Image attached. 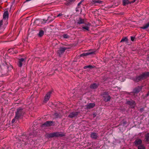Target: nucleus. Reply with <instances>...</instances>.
Returning <instances> with one entry per match:
<instances>
[{
    "mask_svg": "<svg viewBox=\"0 0 149 149\" xmlns=\"http://www.w3.org/2000/svg\"><path fill=\"white\" fill-rule=\"evenodd\" d=\"M149 76V72H146L142 73L140 75L137 76L134 79V81L136 82H138L146 79Z\"/></svg>",
    "mask_w": 149,
    "mask_h": 149,
    "instance_id": "obj_1",
    "label": "nucleus"
},
{
    "mask_svg": "<svg viewBox=\"0 0 149 149\" xmlns=\"http://www.w3.org/2000/svg\"><path fill=\"white\" fill-rule=\"evenodd\" d=\"M65 136V134L61 132H56L50 133L47 135V137L48 138L55 137H62Z\"/></svg>",
    "mask_w": 149,
    "mask_h": 149,
    "instance_id": "obj_2",
    "label": "nucleus"
},
{
    "mask_svg": "<svg viewBox=\"0 0 149 149\" xmlns=\"http://www.w3.org/2000/svg\"><path fill=\"white\" fill-rule=\"evenodd\" d=\"M24 113V111L22 109H17L15 113V118L17 119L22 118Z\"/></svg>",
    "mask_w": 149,
    "mask_h": 149,
    "instance_id": "obj_3",
    "label": "nucleus"
},
{
    "mask_svg": "<svg viewBox=\"0 0 149 149\" xmlns=\"http://www.w3.org/2000/svg\"><path fill=\"white\" fill-rule=\"evenodd\" d=\"M102 95L104 98V101L107 102L110 101L111 97L109 95V94L107 92H104Z\"/></svg>",
    "mask_w": 149,
    "mask_h": 149,
    "instance_id": "obj_4",
    "label": "nucleus"
},
{
    "mask_svg": "<svg viewBox=\"0 0 149 149\" xmlns=\"http://www.w3.org/2000/svg\"><path fill=\"white\" fill-rule=\"evenodd\" d=\"M69 48L68 47H61L59 49L58 51V53L59 56H60L65 52V50Z\"/></svg>",
    "mask_w": 149,
    "mask_h": 149,
    "instance_id": "obj_5",
    "label": "nucleus"
},
{
    "mask_svg": "<svg viewBox=\"0 0 149 149\" xmlns=\"http://www.w3.org/2000/svg\"><path fill=\"white\" fill-rule=\"evenodd\" d=\"M79 111H74L71 112L68 116V117L70 118H76L79 113Z\"/></svg>",
    "mask_w": 149,
    "mask_h": 149,
    "instance_id": "obj_6",
    "label": "nucleus"
},
{
    "mask_svg": "<svg viewBox=\"0 0 149 149\" xmlns=\"http://www.w3.org/2000/svg\"><path fill=\"white\" fill-rule=\"evenodd\" d=\"M26 59L24 58H21L18 59V65L19 67H21L22 65L25 64Z\"/></svg>",
    "mask_w": 149,
    "mask_h": 149,
    "instance_id": "obj_7",
    "label": "nucleus"
},
{
    "mask_svg": "<svg viewBox=\"0 0 149 149\" xmlns=\"http://www.w3.org/2000/svg\"><path fill=\"white\" fill-rule=\"evenodd\" d=\"M102 1L99 0H91V1L90 5L91 6L94 5L95 6L97 5L98 4L102 3Z\"/></svg>",
    "mask_w": 149,
    "mask_h": 149,
    "instance_id": "obj_8",
    "label": "nucleus"
},
{
    "mask_svg": "<svg viewBox=\"0 0 149 149\" xmlns=\"http://www.w3.org/2000/svg\"><path fill=\"white\" fill-rule=\"evenodd\" d=\"M52 93V92L49 91L47 93L46 95L44 98V102L45 103H46L49 100L51 95Z\"/></svg>",
    "mask_w": 149,
    "mask_h": 149,
    "instance_id": "obj_9",
    "label": "nucleus"
},
{
    "mask_svg": "<svg viewBox=\"0 0 149 149\" xmlns=\"http://www.w3.org/2000/svg\"><path fill=\"white\" fill-rule=\"evenodd\" d=\"M126 103L131 106L133 108L134 107L136 104L135 102L132 100L127 101Z\"/></svg>",
    "mask_w": 149,
    "mask_h": 149,
    "instance_id": "obj_10",
    "label": "nucleus"
},
{
    "mask_svg": "<svg viewBox=\"0 0 149 149\" xmlns=\"http://www.w3.org/2000/svg\"><path fill=\"white\" fill-rule=\"evenodd\" d=\"M95 51L88 52L86 53H83L80 55V56L83 57L84 56H86L90 54H94Z\"/></svg>",
    "mask_w": 149,
    "mask_h": 149,
    "instance_id": "obj_11",
    "label": "nucleus"
},
{
    "mask_svg": "<svg viewBox=\"0 0 149 149\" xmlns=\"http://www.w3.org/2000/svg\"><path fill=\"white\" fill-rule=\"evenodd\" d=\"M53 123L52 121H47L42 124V127H48L52 125V124Z\"/></svg>",
    "mask_w": 149,
    "mask_h": 149,
    "instance_id": "obj_12",
    "label": "nucleus"
},
{
    "mask_svg": "<svg viewBox=\"0 0 149 149\" xmlns=\"http://www.w3.org/2000/svg\"><path fill=\"white\" fill-rule=\"evenodd\" d=\"M142 86H139L134 89L133 92L134 93H138L140 92L142 88Z\"/></svg>",
    "mask_w": 149,
    "mask_h": 149,
    "instance_id": "obj_13",
    "label": "nucleus"
},
{
    "mask_svg": "<svg viewBox=\"0 0 149 149\" xmlns=\"http://www.w3.org/2000/svg\"><path fill=\"white\" fill-rule=\"evenodd\" d=\"M91 137L94 139H96L98 137L97 134L96 133L92 132L91 134Z\"/></svg>",
    "mask_w": 149,
    "mask_h": 149,
    "instance_id": "obj_14",
    "label": "nucleus"
},
{
    "mask_svg": "<svg viewBox=\"0 0 149 149\" xmlns=\"http://www.w3.org/2000/svg\"><path fill=\"white\" fill-rule=\"evenodd\" d=\"M90 26L91 24L90 23L86 24L85 26H82V28L83 29L86 30L87 31H89Z\"/></svg>",
    "mask_w": 149,
    "mask_h": 149,
    "instance_id": "obj_15",
    "label": "nucleus"
},
{
    "mask_svg": "<svg viewBox=\"0 0 149 149\" xmlns=\"http://www.w3.org/2000/svg\"><path fill=\"white\" fill-rule=\"evenodd\" d=\"M95 105L94 103H90L87 104L86 106L87 109H89L93 107Z\"/></svg>",
    "mask_w": 149,
    "mask_h": 149,
    "instance_id": "obj_16",
    "label": "nucleus"
},
{
    "mask_svg": "<svg viewBox=\"0 0 149 149\" xmlns=\"http://www.w3.org/2000/svg\"><path fill=\"white\" fill-rule=\"evenodd\" d=\"M142 143V141L141 139H137L135 140L134 143L136 146H137L139 145H141Z\"/></svg>",
    "mask_w": 149,
    "mask_h": 149,
    "instance_id": "obj_17",
    "label": "nucleus"
},
{
    "mask_svg": "<svg viewBox=\"0 0 149 149\" xmlns=\"http://www.w3.org/2000/svg\"><path fill=\"white\" fill-rule=\"evenodd\" d=\"M98 84L94 83L90 85V87L91 89H95L97 88L98 87Z\"/></svg>",
    "mask_w": 149,
    "mask_h": 149,
    "instance_id": "obj_18",
    "label": "nucleus"
},
{
    "mask_svg": "<svg viewBox=\"0 0 149 149\" xmlns=\"http://www.w3.org/2000/svg\"><path fill=\"white\" fill-rule=\"evenodd\" d=\"M8 13L7 10L5 11L3 13V18L4 19H8Z\"/></svg>",
    "mask_w": 149,
    "mask_h": 149,
    "instance_id": "obj_19",
    "label": "nucleus"
},
{
    "mask_svg": "<svg viewBox=\"0 0 149 149\" xmlns=\"http://www.w3.org/2000/svg\"><path fill=\"white\" fill-rule=\"evenodd\" d=\"M123 3L124 6L131 3V2L129 1V0H123Z\"/></svg>",
    "mask_w": 149,
    "mask_h": 149,
    "instance_id": "obj_20",
    "label": "nucleus"
},
{
    "mask_svg": "<svg viewBox=\"0 0 149 149\" xmlns=\"http://www.w3.org/2000/svg\"><path fill=\"white\" fill-rule=\"evenodd\" d=\"M44 34V32L43 30H40L39 31V33L38 34V36L41 37L43 36Z\"/></svg>",
    "mask_w": 149,
    "mask_h": 149,
    "instance_id": "obj_21",
    "label": "nucleus"
},
{
    "mask_svg": "<svg viewBox=\"0 0 149 149\" xmlns=\"http://www.w3.org/2000/svg\"><path fill=\"white\" fill-rule=\"evenodd\" d=\"M84 20L83 19L80 18L79 20L78 21L77 23L79 24H81L84 23Z\"/></svg>",
    "mask_w": 149,
    "mask_h": 149,
    "instance_id": "obj_22",
    "label": "nucleus"
},
{
    "mask_svg": "<svg viewBox=\"0 0 149 149\" xmlns=\"http://www.w3.org/2000/svg\"><path fill=\"white\" fill-rule=\"evenodd\" d=\"M146 141L148 142L149 141V133H148L145 135Z\"/></svg>",
    "mask_w": 149,
    "mask_h": 149,
    "instance_id": "obj_23",
    "label": "nucleus"
},
{
    "mask_svg": "<svg viewBox=\"0 0 149 149\" xmlns=\"http://www.w3.org/2000/svg\"><path fill=\"white\" fill-rule=\"evenodd\" d=\"M128 42V39L127 38V37H125L123 38L120 41V42Z\"/></svg>",
    "mask_w": 149,
    "mask_h": 149,
    "instance_id": "obj_24",
    "label": "nucleus"
},
{
    "mask_svg": "<svg viewBox=\"0 0 149 149\" xmlns=\"http://www.w3.org/2000/svg\"><path fill=\"white\" fill-rule=\"evenodd\" d=\"M82 2H81V1L78 4L76 8V11H79V10L78 9L79 8H80V7L79 6L81 4Z\"/></svg>",
    "mask_w": 149,
    "mask_h": 149,
    "instance_id": "obj_25",
    "label": "nucleus"
},
{
    "mask_svg": "<svg viewBox=\"0 0 149 149\" xmlns=\"http://www.w3.org/2000/svg\"><path fill=\"white\" fill-rule=\"evenodd\" d=\"M149 26V23H148L145 25L143 26L142 27H141V28L143 29H145L147 28Z\"/></svg>",
    "mask_w": 149,
    "mask_h": 149,
    "instance_id": "obj_26",
    "label": "nucleus"
},
{
    "mask_svg": "<svg viewBox=\"0 0 149 149\" xmlns=\"http://www.w3.org/2000/svg\"><path fill=\"white\" fill-rule=\"evenodd\" d=\"M93 68V66L91 65H89L87 66H85L84 67V68L86 69L87 68Z\"/></svg>",
    "mask_w": 149,
    "mask_h": 149,
    "instance_id": "obj_27",
    "label": "nucleus"
},
{
    "mask_svg": "<svg viewBox=\"0 0 149 149\" xmlns=\"http://www.w3.org/2000/svg\"><path fill=\"white\" fill-rule=\"evenodd\" d=\"M39 19H36L35 20L34 23L36 25H37L39 24Z\"/></svg>",
    "mask_w": 149,
    "mask_h": 149,
    "instance_id": "obj_28",
    "label": "nucleus"
},
{
    "mask_svg": "<svg viewBox=\"0 0 149 149\" xmlns=\"http://www.w3.org/2000/svg\"><path fill=\"white\" fill-rule=\"evenodd\" d=\"M138 149H145V147L143 145H140L138 147Z\"/></svg>",
    "mask_w": 149,
    "mask_h": 149,
    "instance_id": "obj_29",
    "label": "nucleus"
},
{
    "mask_svg": "<svg viewBox=\"0 0 149 149\" xmlns=\"http://www.w3.org/2000/svg\"><path fill=\"white\" fill-rule=\"evenodd\" d=\"M34 135H33L31 133H30V134H29V136L27 138H26V140H28V139H29V137H30L29 138H33L34 137Z\"/></svg>",
    "mask_w": 149,
    "mask_h": 149,
    "instance_id": "obj_30",
    "label": "nucleus"
},
{
    "mask_svg": "<svg viewBox=\"0 0 149 149\" xmlns=\"http://www.w3.org/2000/svg\"><path fill=\"white\" fill-rule=\"evenodd\" d=\"M54 116L55 118H58L59 117V115L58 113H54Z\"/></svg>",
    "mask_w": 149,
    "mask_h": 149,
    "instance_id": "obj_31",
    "label": "nucleus"
},
{
    "mask_svg": "<svg viewBox=\"0 0 149 149\" xmlns=\"http://www.w3.org/2000/svg\"><path fill=\"white\" fill-rule=\"evenodd\" d=\"M63 37L65 38H69V36L67 34H63Z\"/></svg>",
    "mask_w": 149,
    "mask_h": 149,
    "instance_id": "obj_32",
    "label": "nucleus"
},
{
    "mask_svg": "<svg viewBox=\"0 0 149 149\" xmlns=\"http://www.w3.org/2000/svg\"><path fill=\"white\" fill-rule=\"evenodd\" d=\"M19 119L15 118V116L14 118L12 120V123H13L16 120H18Z\"/></svg>",
    "mask_w": 149,
    "mask_h": 149,
    "instance_id": "obj_33",
    "label": "nucleus"
},
{
    "mask_svg": "<svg viewBox=\"0 0 149 149\" xmlns=\"http://www.w3.org/2000/svg\"><path fill=\"white\" fill-rule=\"evenodd\" d=\"M3 20H2L0 21V27H1V26L3 24Z\"/></svg>",
    "mask_w": 149,
    "mask_h": 149,
    "instance_id": "obj_34",
    "label": "nucleus"
},
{
    "mask_svg": "<svg viewBox=\"0 0 149 149\" xmlns=\"http://www.w3.org/2000/svg\"><path fill=\"white\" fill-rule=\"evenodd\" d=\"M135 38V37L133 36L131 37V40L132 41H133Z\"/></svg>",
    "mask_w": 149,
    "mask_h": 149,
    "instance_id": "obj_35",
    "label": "nucleus"
},
{
    "mask_svg": "<svg viewBox=\"0 0 149 149\" xmlns=\"http://www.w3.org/2000/svg\"><path fill=\"white\" fill-rule=\"evenodd\" d=\"M68 1L70 2H74L75 0H68Z\"/></svg>",
    "mask_w": 149,
    "mask_h": 149,
    "instance_id": "obj_36",
    "label": "nucleus"
},
{
    "mask_svg": "<svg viewBox=\"0 0 149 149\" xmlns=\"http://www.w3.org/2000/svg\"><path fill=\"white\" fill-rule=\"evenodd\" d=\"M13 50V49H9L8 50V52H11L12 50Z\"/></svg>",
    "mask_w": 149,
    "mask_h": 149,
    "instance_id": "obj_37",
    "label": "nucleus"
},
{
    "mask_svg": "<svg viewBox=\"0 0 149 149\" xmlns=\"http://www.w3.org/2000/svg\"><path fill=\"white\" fill-rule=\"evenodd\" d=\"M62 15V14H58L57 16V17H58L60 16H61Z\"/></svg>",
    "mask_w": 149,
    "mask_h": 149,
    "instance_id": "obj_38",
    "label": "nucleus"
},
{
    "mask_svg": "<svg viewBox=\"0 0 149 149\" xmlns=\"http://www.w3.org/2000/svg\"><path fill=\"white\" fill-rule=\"evenodd\" d=\"M147 96H148L149 95V91H148V93L147 94Z\"/></svg>",
    "mask_w": 149,
    "mask_h": 149,
    "instance_id": "obj_39",
    "label": "nucleus"
},
{
    "mask_svg": "<svg viewBox=\"0 0 149 149\" xmlns=\"http://www.w3.org/2000/svg\"><path fill=\"white\" fill-rule=\"evenodd\" d=\"M135 1V0H134L132 2H131V3H134V2Z\"/></svg>",
    "mask_w": 149,
    "mask_h": 149,
    "instance_id": "obj_40",
    "label": "nucleus"
},
{
    "mask_svg": "<svg viewBox=\"0 0 149 149\" xmlns=\"http://www.w3.org/2000/svg\"><path fill=\"white\" fill-rule=\"evenodd\" d=\"M23 141L24 142L26 141H25L24 139H23Z\"/></svg>",
    "mask_w": 149,
    "mask_h": 149,
    "instance_id": "obj_41",
    "label": "nucleus"
},
{
    "mask_svg": "<svg viewBox=\"0 0 149 149\" xmlns=\"http://www.w3.org/2000/svg\"><path fill=\"white\" fill-rule=\"evenodd\" d=\"M148 58L149 59V56L148 57Z\"/></svg>",
    "mask_w": 149,
    "mask_h": 149,
    "instance_id": "obj_42",
    "label": "nucleus"
},
{
    "mask_svg": "<svg viewBox=\"0 0 149 149\" xmlns=\"http://www.w3.org/2000/svg\"><path fill=\"white\" fill-rule=\"evenodd\" d=\"M126 123H125V122H124V124H125Z\"/></svg>",
    "mask_w": 149,
    "mask_h": 149,
    "instance_id": "obj_43",
    "label": "nucleus"
},
{
    "mask_svg": "<svg viewBox=\"0 0 149 149\" xmlns=\"http://www.w3.org/2000/svg\"><path fill=\"white\" fill-rule=\"evenodd\" d=\"M23 139H24V137H23Z\"/></svg>",
    "mask_w": 149,
    "mask_h": 149,
    "instance_id": "obj_44",
    "label": "nucleus"
}]
</instances>
